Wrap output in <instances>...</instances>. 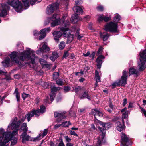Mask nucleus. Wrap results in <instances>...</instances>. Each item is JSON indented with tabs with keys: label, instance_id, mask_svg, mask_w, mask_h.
Instances as JSON below:
<instances>
[{
	"label": "nucleus",
	"instance_id": "obj_1",
	"mask_svg": "<svg viewBox=\"0 0 146 146\" xmlns=\"http://www.w3.org/2000/svg\"><path fill=\"white\" fill-rule=\"evenodd\" d=\"M17 117H15L11 120L7 129L8 132H5L3 134L4 139L3 142L0 143V146H5L6 143L11 140L14 136L18 135V131L21 122L20 121H17Z\"/></svg>",
	"mask_w": 146,
	"mask_h": 146
},
{
	"label": "nucleus",
	"instance_id": "obj_60",
	"mask_svg": "<svg viewBox=\"0 0 146 146\" xmlns=\"http://www.w3.org/2000/svg\"><path fill=\"white\" fill-rule=\"evenodd\" d=\"M69 55V53H68V51H66L65 52L64 54L63 55V57L64 58H66Z\"/></svg>",
	"mask_w": 146,
	"mask_h": 146
},
{
	"label": "nucleus",
	"instance_id": "obj_4",
	"mask_svg": "<svg viewBox=\"0 0 146 146\" xmlns=\"http://www.w3.org/2000/svg\"><path fill=\"white\" fill-rule=\"evenodd\" d=\"M140 62L138 64L139 71L143 70L146 68V50L141 51L139 54Z\"/></svg>",
	"mask_w": 146,
	"mask_h": 146
},
{
	"label": "nucleus",
	"instance_id": "obj_37",
	"mask_svg": "<svg viewBox=\"0 0 146 146\" xmlns=\"http://www.w3.org/2000/svg\"><path fill=\"white\" fill-rule=\"evenodd\" d=\"M60 89V87H55L53 86L51 88V92L53 93L54 92H56L57 90H59Z\"/></svg>",
	"mask_w": 146,
	"mask_h": 146
},
{
	"label": "nucleus",
	"instance_id": "obj_36",
	"mask_svg": "<svg viewBox=\"0 0 146 146\" xmlns=\"http://www.w3.org/2000/svg\"><path fill=\"white\" fill-rule=\"evenodd\" d=\"M65 47V44L64 42L62 41L61 42L59 45V48L60 49L62 50L64 49Z\"/></svg>",
	"mask_w": 146,
	"mask_h": 146
},
{
	"label": "nucleus",
	"instance_id": "obj_20",
	"mask_svg": "<svg viewBox=\"0 0 146 146\" xmlns=\"http://www.w3.org/2000/svg\"><path fill=\"white\" fill-rule=\"evenodd\" d=\"M124 123H122L121 122L119 121H118L116 123V125L117 126L116 127L118 131L120 132L122 131L124 128Z\"/></svg>",
	"mask_w": 146,
	"mask_h": 146
},
{
	"label": "nucleus",
	"instance_id": "obj_13",
	"mask_svg": "<svg viewBox=\"0 0 146 146\" xmlns=\"http://www.w3.org/2000/svg\"><path fill=\"white\" fill-rule=\"evenodd\" d=\"M127 72L125 70H123V75L121 77V85L123 86H125L126 84L127 80Z\"/></svg>",
	"mask_w": 146,
	"mask_h": 146
},
{
	"label": "nucleus",
	"instance_id": "obj_24",
	"mask_svg": "<svg viewBox=\"0 0 146 146\" xmlns=\"http://www.w3.org/2000/svg\"><path fill=\"white\" fill-rule=\"evenodd\" d=\"M51 29L50 27L44 29L40 31V33L45 37L46 35V33L50 31Z\"/></svg>",
	"mask_w": 146,
	"mask_h": 146
},
{
	"label": "nucleus",
	"instance_id": "obj_44",
	"mask_svg": "<svg viewBox=\"0 0 146 146\" xmlns=\"http://www.w3.org/2000/svg\"><path fill=\"white\" fill-rule=\"evenodd\" d=\"M60 142L58 144V146H65V145L62 139L61 138H60L58 140Z\"/></svg>",
	"mask_w": 146,
	"mask_h": 146
},
{
	"label": "nucleus",
	"instance_id": "obj_23",
	"mask_svg": "<svg viewBox=\"0 0 146 146\" xmlns=\"http://www.w3.org/2000/svg\"><path fill=\"white\" fill-rule=\"evenodd\" d=\"M100 34L101 38L104 41L107 40L110 36L109 34L106 32H101Z\"/></svg>",
	"mask_w": 146,
	"mask_h": 146
},
{
	"label": "nucleus",
	"instance_id": "obj_58",
	"mask_svg": "<svg viewBox=\"0 0 146 146\" xmlns=\"http://www.w3.org/2000/svg\"><path fill=\"white\" fill-rule=\"evenodd\" d=\"M103 49V48L102 47L100 48L97 51V53L98 54H102Z\"/></svg>",
	"mask_w": 146,
	"mask_h": 146
},
{
	"label": "nucleus",
	"instance_id": "obj_21",
	"mask_svg": "<svg viewBox=\"0 0 146 146\" xmlns=\"http://www.w3.org/2000/svg\"><path fill=\"white\" fill-rule=\"evenodd\" d=\"M91 114L94 115L95 118H96V115H98L100 117H102L103 116V114L102 113L96 109H92V110Z\"/></svg>",
	"mask_w": 146,
	"mask_h": 146
},
{
	"label": "nucleus",
	"instance_id": "obj_28",
	"mask_svg": "<svg viewBox=\"0 0 146 146\" xmlns=\"http://www.w3.org/2000/svg\"><path fill=\"white\" fill-rule=\"evenodd\" d=\"M58 57V54L56 52L52 53V55L50 57V59L52 61H54Z\"/></svg>",
	"mask_w": 146,
	"mask_h": 146
},
{
	"label": "nucleus",
	"instance_id": "obj_35",
	"mask_svg": "<svg viewBox=\"0 0 146 146\" xmlns=\"http://www.w3.org/2000/svg\"><path fill=\"white\" fill-rule=\"evenodd\" d=\"M71 124V123L70 121H68V122L67 121H66L62 123L61 124V125L64 127H68L69 126V125Z\"/></svg>",
	"mask_w": 146,
	"mask_h": 146
},
{
	"label": "nucleus",
	"instance_id": "obj_29",
	"mask_svg": "<svg viewBox=\"0 0 146 146\" xmlns=\"http://www.w3.org/2000/svg\"><path fill=\"white\" fill-rule=\"evenodd\" d=\"M28 128L27 127V125L26 123H24L22 125L21 129L20 130V131H23V132L27 133L28 131Z\"/></svg>",
	"mask_w": 146,
	"mask_h": 146
},
{
	"label": "nucleus",
	"instance_id": "obj_12",
	"mask_svg": "<svg viewBox=\"0 0 146 146\" xmlns=\"http://www.w3.org/2000/svg\"><path fill=\"white\" fill-rule=\"evenodd\" d=\"M66 113L64 111L55 112L54 113V116L55 117H57L58 121H60L66 118V116L65 115Z\"/></svg>",
	"mask_w": 146,
	"mask_h": 146
},
{
	"label": "nucleus",
	"instance_id": "obj_64",
	"mask_svg": "<svg viewBox=\"0 0 146 146\" xmlns=\"http://www.w3.org/2000/svg\"><path fill=\"white\" fill-rule=\"evenodd\" d=\"M105 109L107 110L110 113H111L112 112V110L109 109V108L108 106H106L105 108Z\"/></svg>",
	"mask_w": 146,
	"mask_h": 146
},
{
	"label": "nucleus",
	"instance_id": "obj_53",
	"mask_svg": "<svg viewBox=\"0 0 146 146\" xmlns=\"http://www.w3.org/2000/svg\"><path fill=\"white\" fill-rule=\"evenodd\" d=\"M97 9L98 11H103V7L102 6H99L97 7Z\"/></svg>",
	"mask_w": 146,
	"mask_h": 146
},
{
	"label": "nucleus",
	"instance_id": "obj_38",
	"mask_svg": "<svg viewBox=\"0 0 146 146\" xmlns=\"http://www.w3.org/2000/svg\"><path fill=\"white\" fill-rule=\"evenodd\" d=\"M22 1L25 7L26 8L25 9H27L29 7V0H22Z\"/></svg>",
	"mask_w": 146,
	"mask_h": 146
},
{
	"label": "nucleus",
	"instance_id": "obj_2",
	"mask_svg": "<svg viewBox=\"0 0 146 146\" xmlns=\"http://www.w3.org/2000/svg\"><path fill=\"white\" fill-rule=\"evenodd\" d=\"M34 52L29 48H26V50L21 53L19 54L17 52L13 51L10 55V56L12 61L19 64H21L20 60L23 61L25 60H30V64H33V67L35 64V59L36 58L35 54H34Z\"/></svg>",
	"mask_w": 146,
	"mask_h": 146
},
{
	"label": "nucleus",
	"instance_id": "obj_50",
	"mask_svg": "<svg viewBox=\"0 0 146 146\" xmlns=\"http://www.w3.org/2000/svg\"><path fill=\"white\" fill-rule=\"evenodd\" d=\"M41 85L44 88H47L49 86L48 84L47 83L44 82H42Z\"/></svg>",
	"mask_w": 146,
	"mask_h": 146
},
{
	"label": "nucleus",
	"instance_id": "obj_45",
	"mask_svg": "<svg viewBox=\"0 0 146 146\" xmlns=\"http://www.w3.org/2000/svg\"><path fill=\"white\" fill-rule=\"evenodd\" d=\"M121 18L119 14H117L115 16L114 19L115 21H118L121 19Z\"/></svg>",
	"mask_w": 146,
	"mask_h": 146
},
{
	"label": "nucleus",
	"instance_id": "obj_55",
	"mask_svg": "<svg viewBox=\"0 0 146 146\" xmlns=\"http://www.w3.org/2000/svg\"><path fill=\"white\" fill-rule=\"evenodd\" d=\"M48 129H45L43 131V133L42 135V137L45 136L48 133Z\"/></svg>",
	"mask_w": 146,
	"mask_h": 146
},
{
	"label": "nucleus",
	"instance_id": "obj_61",
	"mask_svg": "<svg viewBox=\"0 0 146 146\" xmlns=\"http://www.w3.org/2000/svg\"><path fill=\"white\" fill-rule=\"evenodd\" d=\"M90 18V17L89 15H87L84 18V20L85 21H88Z\"/></svg>",
	"mask_w": 146,
	"mask_h": 146
},
{
	"label": "nucleus",
	"instance_id": "obj_47",
	"mask_svg": "<svg viewBox=\"0 0 146 146\" xmlns=\"http://www.w3.org/2000/svg\"><path fill=\"white\" fill-rule=\"evenodd\" d=\"M111 127V124L110 123H106L105 130L109 129Z\"/></svg>",
	"mask_w": 146,
	"mask_h": 146
},
{
	"label": "nucleus",
	"instance_id": "obj_41",
	"mask_svg": "<svg viewBox=\"0 0 146 146\" xmlns=\"http://www.w3.org/2000/svg\"><path fill=\"white\" fill-rule=\"evenodd\" d=\"M57 84L59 86H62L63 85V82L62 80L61 79H58L56 81Z\"/></svg>",
	"mask_w": 146,
	"mask_h": 146
},
{
	"label": "nucleus",
	"instance_id": "obj_17",
	"mask_svg": "<svg viewBox=\"0 0 146 146\" xmlns=\"http://www.w3.org/2000/svg\"><path fill=\"white\" fill-rule=\"evenodd\" d=\"M121 144L122 145H124L129 141V138L126 135L123 133H121Z\"/></svg>",
	"mask_w": 146,
	"mask_h": 146
},
{
	"label": "nucleus",
	"instance_id": "obj_52",
	"mask_svg": "<svg viewBox=\"0 0 146 146\" xmlns=\"http://www.w3.org/2000/svg\"><path fill=\"white\" fill-rule=\"evenodd\" d=\"M50 96L51 100L52 101L54 100V97L55 96V94L54 93L51 92V93L50 94Z\"/></svg>",
	"mask_w": 146,
	"mask_h": 146
},
{
	"label": "nucleus",
	"instance_id": "obj_10",
	"mask_svg": "<svg viewBox=\"0 0 146 146\" xmlns=\"http://www.w3.org/2000/svg\"><path fill=\"white\" fill-rule=\"evenodd\" d=\"M48 20L49 21L50 20L53 21L51 23V26L54 27L58 25L60 22V18L58 15L56 14L53 15L51 18H48Z\"/></svg>",
	"mask_w": 146,
	"mask_h": 146
},
{
	"label": "nucleus",
	"instance_id": "obj_7",
	"mask_svg": "<svg viewBox=\"0 0 146 146\" xmlns=\"http://www.w3.org/2000/svg\"><path fill=\"white\" fill-rule=\"evenodd\" d=\"M117 24L110 22L105 26L104 30L107 31L115 32L117 31Z\"/></svg>",
	"mask_w": 146,
	"mask_h": 146
},
{
	"label": "nucleus",
	"instance_id": "obj_30",
	"mask_svg": "<svg viewBox=\"0 0 146 146\" xmlns=\"http://www.w3.org/2000/svg\"><path fill=\"white\" fill-rule=\"evenodd\" d=\"M15 94L17 100L18 102L20 100V96L19 92H18V89L17 88H15L14 93Z\"/></svg>",
	"mask_w": 146,
	"mask_h": 146
},
{
	"label": "nucleus",
	"instance_id": "obj_34",
	"mask_svg": "<svg viewBox=\"0 0 146 146\" xmlns=\"http://www.w3.org/2000/svg\"><path fill=\"white\" fill-rule=\"evenodd\" d=\"M39 61L41 64L43 66H45L48 67L49 66L47 64L46 61L44 59H40L39 60Z\"/></svg>",
	"mask_w": 146,
	"mask_h": 146
},
{
	"label": "nucleus",
	"instance_id": "obj_56",
	"mask_svg": "<svg viewBox=\"0 0 146 146\" xmlns=\"http://www.w3.org/2000/svg\"><path fill=\"white\" fill-rule=\"evenodd\" d=\"M70 133L71 135H73L74 136H78V135L75 132L72 130H70Z\"/></svg>",
	"mask_w": 146,
	"mask_h": 146
},
{
	"label": "nucleus",
	"instance_id": "obj_40",
	"mask_svg": "<svg viewBox=\"0 0 146 146\" xmlns=\"http://www.w3.org/2000/svg\"><path fill=\"white\" fill-rule=\"evenodd\" d=\"M12 141L11 142V146H13L17 143L18 138L17 137H15L13 139H12Z\"/></svg>",
	"mask_w": 146,
	"mask_h": 146
},
{
	"label": "nucleus",
	"instance_id": "obj_3",
	"mask_svg": "<svg viewBox=\"0 0 146 146\" xmlns=\"http://www.w3.org/2000/svg\"><path fill=\"white\" fill-rule=\"evenodd\" d=\"M9 5L13 7L18 12H21L23 10L22 4L18 0H8L6 3L1 4L0 6V17L7 15V11L10 9Z\"/></svg>",
	"mask_w": 146,
	"mask_h": 146
},
{
	"label": "nucleus",
	"instance_id": "obj_43",
	"mask_svg": "<svg viewBox=\"0 0 146 146\" xmlns=\"http://www.w3.org/2000/svg\"><path fill=\"white\" fill-rule=\"evenodd\" d=\"M121 81H119L118 82H115L113 83L112 84L113 88H115L117 85L119 86H120L121 85Z\"/></svg>",
	"mask_w": 146,
	"mask_h": 146
},
{
	"label": "nucleus",
	"instance_id": "obj_49",
	"mask_svg": "<svg viewBox=\"0 0 146 146\" xmlns=\"http://www.w3.org/2000/svg\"><path fill=\"white\" fill-rule=\"evenodd\" d=\"M39 2L37 1V0H31L30 3L31 5H33L35 3H37Z\"/></svg>",
	"mask_w": 146,
	"mask_h": 146
},
{
	"label": "nucleus",
	"instance_id": "obj_14",
	"mask_svg": "<svg viewBox=\"0 0 146 146\" xmlns=\"http://www.w3.org/2000/svg\"><path fill=\"white\" fill-rule=\"evenodd\" d=\"M46 108L45 106L43 105L40 106V109H38L35 110L36 112V117H38L41 113H43L46 111Z\"/></svg>",
	"mask_w": 146,
	"mask_h": 146
},
{
	"label": "nucleus",
	"instance_id": "obj_62",
	"mask_svg": "<svg viewBox=\"0 0 146 146\" xmlns=\"http://www.w3.org/2000/svg\"><path fill=\"white\" fill-rule=\"evenodd\" d=\"M95 54V52H93L91 54H90L89 57H91L92 59H93L94 58V56Z\"/></svg>",
	"mask_w": 146,
	"mask_h": 146
},
{
	"label": "nucleus",
	"instance_id": "obj_19",
	"mask_svg": "<svg viewBox=\"0 0 146 146\" xmlns=\"http://www.w3.org/2000/svg\"><path fill=\"white\" fill-rule=\"evenodd\" d=\"M73 10L76 13V14L77 13V15H82L83 12L82 8L80 6H75L73 7Z\"/></svg>",
	"mask_w": 146,
	"mask_h": 146
},
{
	"label": "nucleus",
	"instance_id": "obj_6",
	"mask_svg": "<svg viewBox=\"0 0 146 146\" xmlns=\"http://www.w3.org/2000/svg\"><path fill=\"white\" fill-rule=\"evenodd\" d=\"M99 123L103 127V128H101L100 127H98V129L100 131L102 134H101L100 136L97 138L98 141L96 144L97 146H100L101 145L106 133V130H105L106 123L101 121Z\"/></svg>",
	"mask_w": 146,
	"mask_h": 146
},
{
	"label": "nucleus",
	"instance_id": "obj_11",
	"mask_svg": "<svg viewBox=\"0 0 146 146\" xmlns=\"http://www.w3.org/2000/svg\"><path fill=\"white\" fill-rule=\"evenodd\" d=\"M50 50L49 48L47 45L44 44L38 50L36 51V53L39 54L41 53L47 52L49 51Z\"/></svg>",
	"mask_w": 146,
	"mask_h": 146
},
{
	"label": "nucleus",
	"instance_id": "obj_39",
	"mask_svg": "<svg viewBox=\"0 0 146 146\" xmlns=\"http://www.w3.org/2000/svg\"><path fill=\"white\" fill-rule=\"evenodd\" d=\"M98 16V22H100L104 20V15H97Z\"/></svg>",
	"mask_w": 146,
	"mask_h": 146
},
{
	"label": "nucleus",
	"instance_id": "obj_59",
	"mask_svg": "<svg viewBox=\"0 0 146 146\" xmlns=\"http://www.w3.org/2000/svg\"><path fill=\"white\" fill-rule=\"evenodd\" d=\"M140 108L141 109L142 111L143 112L145 116L146 117V111L141 107H140Z\"/></svg>",
	"mask_w": 146,
	"mask_h": 146
},
{
	"label": "nucleus",
	"instance_id": "obj_33",
	"mask_svg": "<svg viewBox=\"0 0 146 146\" xmlns=\"http://www.w3.org/2000/svg\"><path fill=\"white\" fill-rule=\"evenodd\" d=\"M72 88L73 90H74L76 93H77L81 89V86H76L75 87H73Z\"/></svg>",
	"mask_w": 146,
	"mask_h": 146
},
{
	"label": "nucleus",
	"instance_id": "obj_42",
	"mask_svg": "<svg viewBox=\"0 0 146 146\" xmlns=\"http://www.w3.org/2000/svg\"><path fill=\"white\" fill-rule=\"evenodd\" d=\"M59 76V73L58 72H55L53 74V78L54 80L57 79Z\"/></svg>",
	"mask_w": 146,
	"mask_h": 146
},
{
	"label": "nucleus",
	"instance_id": "obj_15",
	"mask_svg": "<svg viewBox=\"0 0 146 146\" xmlns=\"http://www.w3.org/2000/svg\"><path fill=\"white\" fill-rule=\"evenodd\" d=\"M105 58V57L102 55H100L98 56L96 60L97 63V66L98 68L100 69V68L102 63V59H104Z\"/></svg>",
	"mask_w": 146,
	"mask_h": 146
},
{
	"label": "nucleus",
	"instance_id": "obj_16",
	"mask_svg": "<svg viewBox=\"0 0 146 146\" xmlns=\"http://www.w3.org/2000/svg\"><path fill=\"white\" fill-rule=\"evenodd\" d=\"M52 34L54 37V39L56 41L58 42L59 40V38L61 37L62 33L60 31H55Z\"/></svg>",
	"mask_w": 146,
	"mask_h": 146
},
{
	"label": "nucleus",
	"instance_id": "obj_31",
	"mask_svg": "<svg viewBox=\"0 0 146 146\" xmlns=\"http://www.w3.org/2000/svg\"><path fill=\"white\" fill-rule=\"evenodd\" d=\"M130 113L129 111H127L125 113H123L122 115V119L123 123H124V120L127 118L128 117V115Z\"/></svg>",
	"mask_w": 146,
	"mask_h": 146
},
{
	"label": "nucleus",
	"instance_id": "obj_54",
	"mask_svg": "<svg viewBox=\"0 0 146 146\" xmlns=\"http://www.w3.org/2000/svg\"><path fill=\"white\" fill-rule=\"evenodd\" d=\"M82 2L81 0H76L75 2V4L76 5H80L81 4Z\"/></svg>",
	"mask_w": 146,
	"mask_h": 146
},
{
	"label": "nucleus",
	"instance_id": "obj_57",
	"mask_svg": "<svg viewBox=\"0 0 146 146\" xmlns=\"http://www.w3.org/2000/svg\"><path fill=\"white\" fill-rule=\"evenodd\" d=\"M29 95V94H26L24 93H23L22 94V98L23 100H24L26 97H27Z\"/></svg>",
	"mask_w": 146,
	"mask_h": 146
},
{
	"label": "nucleus",
	"instance_id": "obj_27",
	"mask_svg": "<svg viewBox=\"0 0 146 146\" xmlns=\"http://www.w3.org/2000/svg\"><path fill=\"white\" fill-rule=\"evenodd\" d=\"M86 98L88 100H90V97L88 95V92L86 91H85L81 96L80 97V99H83L85 98Z\"/></svg>",
	"mask_w": 146,
	"mask_h": 146
},
{
	"label": "nucleus",
	"instance_id": "obj_32",
	"mask_svg": "<svg viewBox=\"0 0 146 146\" xmlns=\"http://www.w3.org/2000/svg\"><path fill=\"white\" fill-rule=\"evenodd\" d=\"M95 80L97 82H100V77L98 72L97 70H96L95 72Z\"/></svg>",
	"mask_w": 146,
	"mask_h": 146
},
{
	"label": "nucleus",
	"instance_id": "obj_51",
	"mask_svg": "<svg viewBox=\"0 0 146 146\" xmlns=\"http://www.w3.org/2000/svg\"><path fill=\"white\" fill-rule=\"evenodd\" d=\"M111 20L110 17L106 16H104V20L106 22H107L108 21Z\"/></svg>",
	"mask_w": 146,
	"mask_h": 146
},
{
	"label": "nucleus",
	"instance_id": "obj_46",
	"mask_svg": "<svg viewBox=\"0 0 146 146\" xmlns=\"http://www.w3.org/2000/svg\"><path fill=\"white\" fill-rule=\"evenodd\" d=\"M70 88L68 86H66L64 87V91L65 92H67L70 90Z\"/></svg>",
	"mask_w": 146,
	"mask_h": 146
},
{
	"label": "nucleus",
	"instance_id": "obj_22",
	"mask_svg": "<svg viewBox=\"0 0 146 146\" xmlns=\"http://www.w3.org/2000/svg\"><path fill=\"white\" fill-rule=\"evenodd\" d=\"M36 113L35 110L33 109L31 113H28L25 116V117H27V119L28 122L30 121L31 117L35 115L36 116Z\"/></svg>",
	"mask_w": 146,
	"mask_h": 146
},
{
	"label": "nucleus",
	"instance_id": "obj_63",
	"mask_svg": "<svg viewBox=\"0 0 146 146\" xmlns=\"http://www.w3.org/2000/svg\"><path fill=\"white\" fill-rule=\"evenodd\" d=\"M61 125V124H57L55 125H54V129H56L60 127Z\"/></svg>",
	"mask_w": 146,
	"mask_h": 146
},
{
	"label": "nucleus",
	"instance_id": "obj_18",
	"mask_svg": "<svg viewBox=\"0 0 146 146\" xmlns=\"http://www.w3.org/2000/svg\"><path fill=\"white\" fill-rule=\"evenodd\" d=\"M81 19L77 14L73 15L71 17V21L73 23H77Z\"/></svg>",
	"mask_w": 146,
	"mask_h": 146
},
{
	"label": "nucleus",
	"instance_id": "obj_5",
	"mask_svg": "<svg viewBox=\"0 0 146 146\" xmlns=\"http://www.w3.org/2000/svg\"><path fill=\"white\" fill-rule=\"evenodd\" d=\"M41 135L39 134L38 136L35 138H33L30 136L27 135V133L23 132L20 135L21 139H22L21 142L24 143H26V141H31L36 142L38 141L41 139L40 137Z\"/></svg>",
	"mask_w": 146,
	"mask_h": 146
},
{
	"label": "nucleus",
	"instance_id": "obj_8",
	"mask_svg": "<svg viewBox=\"0 0 146 146\" xmlns=\"http://www.w3.org/2000/svg\"><path fill=\"white\" fill-rule=\"evenodd\" d=\"M67 24L66 25H65V27H62L60 28V30L62 32H63V35L65 37L69 38L71 37L72 40L73 38V35H71L70 31L69 30L68 26L69 25V22L68 21H66Z\"/></svg>",
	"mask_w": 146,
	"mask_h": 146
},
{
	"label": "nucleus",
	"instance_id": "obj_9",
	"mask_svg": "<svg viewBox=\"0 0 146 146\" xmlns=\"http://www.w3.org/2000/svg\"><path fill=\"white\" fill-rule=\"evenodd\" d=\"M59 4L57 3L48 5L46 9V14L48 15L52 14L55 9L59 8Z\"/></svg>",
	"mask_w": 146,
	"mask_h": 146
},
{
	"label": "nucleus",
	"instance_id": "obj_25",
	"mask_svg": "<svg viewBox=\"0 0 146 146\" xmlns=\"http://www.w3.org/2000/svg\"><path fill=\"white\" fill-rule=\"evenodd\" d=\"M10 59L9 58H6L4 61L2 62L3 65L5 66H10Z\"/></svg>",
	"mask_w": 146,
	"mask_h": 146
},
{
	"label": "nucleus",
	"instance_id": "obj_26",
	"mask_svg": "<svg viewBox=\"0 0 146 146\" xmlns=\"http://www.w3.org/2000/svg\"><path fill=\"white\" fill-rule=\"evenodd\" d=\"M138 73V71L134 68H131L129 69V73L130 75L132 74L137 75Z\"/></svg>",
	"mask_w": 146,
	"mask_h": 146
},
{
	"label": "nucleus",
	"instance_id": "obj_48",
	"mask_svg": "<svg viewBox=\"0 0 146 146\" xmlns=\"http://www.w3.org/2000/svg\"><path fill=\"white\" fill-rule=\"evenodd\" d=\"M64 137L66 142L69 143L71 142V139L69 138L68 136H64Z\"/></svg>",
	"mask_w": 146,
	"mask_h": 146
}]
</instances>
